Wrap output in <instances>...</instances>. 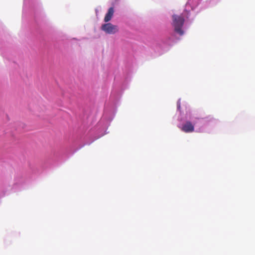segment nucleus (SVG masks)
I'll use <instances>...</instances> for the list:
<instances>
[{"label": "nucleus", "instance_id": "obj_1", "mask_svg": "<svg viewBox=\"0 0 255 255\" xmlns=\"http://www.w3.org/2000/svg\"><path fill=\"white\" fill-rule=\"evenodd\" d=\"M172 21L174 31L180 35H182L184 34V31L182 29L185 21L184 17L182 15L174 14L172 15Z\"/></svg>", "mask_w": 255, "mask_h": 255}, {"label": "nucleus", "instance_id": "obj_2", "mask_svg": "<svg viewBox=\"0 0 255 255\" xmlns=\"http://www.w3.org/2000/svg\"><path fill=\"white\" fill-rule=\"evenodd\" d=\"M101 29L106 33L109 34H115L119 31L118 27L111 23L103 24L101 26Z\"/></svg>", "mask_w": 255, "mask_h": 255}, {"label": "nucleus", "instance_id": "obj_3", "mask_svg": "<svg viewBox=\"0 0 255 255\" xmlns=\"http://www.w3.org/2000/svg\"><path fill=\"white\" fill-rule=\"evenodd\" d=\"M181 130L186 133L192 132L194 130V126L190 121H187L182 125Z\"/></svg>", "mask_w": 255, "mask_h": 255}, {"label": "nucleus", "instance_id": "obj_4", "mask_svg": "<svg viewBox=\"0 0 255 255\" xmlns=\"http://www.w3.org/2000/svg\"><path fill=\"white\" fill-rule=\"evenodd\" d=\"M114 13V9L113 7H110L108 9V12L106 13L104 21L106 22H109L112 19Z\"/></svg>", "mask_w": 255, "mask_h": 255}]
</instances>
